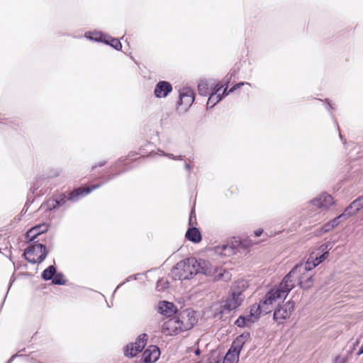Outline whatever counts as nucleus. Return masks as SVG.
Instances as JSON below:
<instances>
[{"mask_svg": "<svg viewBox=\"0 0 363 363\" xmlns=\"http://www.w3.org/2000/svg\"><path fill=\"white\" fill-rule=\"evenodd\" d=\"M332 229H333V228L332 227L330 223L328 222V223L325 224L322 227L321 230L323 233H327V232L331 230Z\"/></svg>", "mask_w": 363, "mask_h": 363, "instance_id": "nucleus-39", "label": "nucleus"}, {"mask_svg": "<svg viewBox=\"0 0 363 363\" xmlns=\"http://www.w3.org/2000/svg\"><path fill=\"white\" fill-rule=\"evenodd\" d=\"M45 208L47 210L52 211L57 208V206L55 203V199L54 198H50L44 204Z\"/></svg>", "mask_w": 363, "mask_h": 363, "instance_id": "nucleus-32", "label": "nucleus"}, {"mask_svg": "<svg viewBox=\"0 0 363 363\" xmlns=\"http://www.w3.org/2000/svg\"><path fill=\"white\" fill-rule=\"evenodd\" d=\"M291 275L292 274L290 272L284 277L279 285L274 286L266 293L258 304L252 305L255 316L270 313L274 304L279 303L286 298L290 291L294 288V283L290 280Z\"/></svg>", "mask_w": 363, "mask_h": 363, "instance_id": "nucleus-1", "label": "nucleus"}, {"mask_svg": "<svg viewBox=\"0 0 363 363\" xmlns=\"http://www.w3.org/2000/svg\"><path fill=\"white\" fill-rule=\"evenodd\" d=\"M57 208L64 206L66 203V196L65 194H60L59 196L54 198Z\"/></svg>", "mask_w": 363, "mask_h": 363, "instance_id": "nucleus-33", "label": "nucleus"}, {"mask_svg": "<svg viewBox=\"0 0 363 363\" xmlns=\"http://www.w3.org/2000/svg\"><path fill=\"white\" fill-rule=\"evenodd\" d=\"M250 338L249 333H243L238 336L233 342L231 347L226 353L223 363H237L239 360L240 352L244 344Z\"/></svg>", "mask_w": 363, "mask_h": 363, "instance_id": "nucleus-4", "label": "nucleus"}, {"mask_svg": "<svg viewBox=\"0 0 363 363\" xmlns=\"http://www.w3.org/2000/svg\"><path fill=\"white\" fill-rule=\"evenodd\" d=\"M106 164V162L105 161H102V162H100L99 164H98V167H102L104 166V164ZM97 167L96 166H94L93 168H96Z\"/></svg>", "mask_w": 363, "mask_h": 363, "instance_id": "nucleus-45", "label": "nucleus"}, {"mask_svg": "<svg viewBox=\"0 0 363 363\" xmlns=\"http://www.w3.org/2000/svg\"><path fill=\"white\" fill-rule=\"evenodd\" d=\"M47 226L45 225H36L31 229H30L26 233V238L30 241H33L35 239V238L42 234L43 233L47 231Z\"/></svg>", "mask_w": 363, "mask_h": 363, "instance_id": "nucleus-20", "label": "nucleus"}, {"mask_svg": "<svg viewBox=\"0 0 363 363\" xmlns=\"http://www.w3.org/2000/svg\"><path fill=\"white\" fill-rule=\"evenodd\" d=\"M342 218H347V215H345V212L342 214L340 215L339 216L335 218L333 220H332L329 223H330L332 227L334 228L335 227H336L337 225H339L340 219Z\"/></svg>", "mask_w": 363, "mask_h": 363, "instance_id": "nucleus-34", "label": "nucleus"}, {"mask_svg": "<svg viewBox=\"0 0 363 363\" xmlns=\"http://www.w3.org/2000/svg\"><path fill=\"white\" fill-rule=\"evenodd\" d=\"M196 354H199V350H196Z\"/></svg>", "mask_w": 363, "mask_h": 363, "instance_id": "nucleus-56", "label": "nucleus"}, {"mask_svg": "<svg viewBox=\"0 0 363 363\" xmlns=\"http://www.w3.org/2000/svg\"><path fill=\"white\" fill-rule=\"evenodd\" d=\"M328 106L332 108V109H335V105L333 104H330V102L328 103Z\"/></svg>", "mask_w": 363, "mask_h": 363, "instance_id": "nucleus-47", "label": "nucleus"}, {"mask_svg": "<svg viewBox=\"0 0 363 363\" xmlns=\"http://www.w3.org/2000/svg\"><path fill=\"white\" fill-rule=\"evenodd\" d=\"M162 283V281H160L157 282V288H159L160 287V285Z\"/></svg>", "mask_w": 363, "mask_h": 363, "instance_id": "nucleus-51", "label": "nucleus"}, {"mask_svg": "<svg viewBox=\"0 0 363 363\" xmlns=\"http://www.w3.org/2000/svg\"><path fill=\"white\" fill-rule=\"evenodd\" d=\"M227 89L225 86H224V90L222 94H220V96H222V98L224 96H228L230 92H229V90L227 91Z\"/></svg>", "mask_w": 363, "mask_h": 363, "instance_id": "nucleus-42", "label": "nucleus"}, {"mask_svg": "<svg viewBox=\"0 0 363 363\" xmlns=\"http://www.w3.org/2000/svg\"><path fill=\"white\" fill-rule=\"evenodd\" d=\"M252 306L250 308V315H240L235 322V325L238 327L243 328L250 326L252 323H255L260 315L257 317L253 315Z\"/></svg>", "mask_w": 363, "mask_h": 363, "instance_id": "nucleus-18", "label": "nucleus"}, {"mask_svg": "<svg viewBox=\"0 0 363 363\" xmlns=\"http://www.w3.org/2000/svg\"><path fill=\"white\" fill-rule=\"evenodd\" d=\"M121 285H123V284H121L118 286H117V289H118Z\"/></svg>", "mask_w": 363, "mask_h": 363, "instance_id": "nucleus-55", "label": "nucleus"}, {"mask_svg": "<svg viewBox=\"0 0 363 363\" xmlns=\"http://www.w3.org/2000/svg\"><path fill=\"white\" fill-rule=\"evenodd\" d=\"M172 91V86L169 82L160 81L155 86L154 94L157 98H165Z\"/></svg>", "mask_w": 363, "mask_h": 363, "instance_id": "nucleus-15", "label": "nucleus"}, {"mask_svg": "<svg viewBox=\"0 0 363 363\" xmlns=\"http://www.w3.org/2000/svg\"><path fill=\"white\" fill-rule=\"evenodd\" d=\"M248 287V284L246 280L241 279L235 281L231 289V291H240L242 294V292Z\"/></svg>", "mask_w": 363, "mask_h": 363, "instance_id": "nucleus-23", "label": "nucleus"}, {"mask_svg": "<svg viewBox=\"0 0 363 363\" xmlns=\"http://www.w3.org/2000/svg\"><path fill=\"white\" fill-rule=\"evenodd\" d=\"M157 155L168 157L169 158H170L172 160H182V156L175 157L172 154H166V153H164V151H162L161 150H158L156 152H154V153L152 152L150 154V156L155 157V155Z\"/></svg>", "mask_w": 363, "mask_h": 363, "instance_id": "nucleus-30", "label": "nucleus"}, {"mask_svg": "<svg viewBox=\"0 0 363 363\" xmlns=\"http://www.w3.org/2000/svg\"><path fill=\"white\" fill-rule=\"evenodd\" d=\"M148 336L145 333H143L138 336L134 343L128 345L125 351V355L133 357L141 352L147 344Z\"/></svg>", "mask_w": 363, "mask_h": 363, "instance_id": "nucleus-9", "label": "nucleus"}, {"mask_svg": "<svg viewBox=\"0 0 363 363\" xmlns=\"http://www.w3.org/2000/svg\"><path fill=\"white\" fill-rule=\"evenodd\" d=\"M186 237L189 240L194 243H198L201 240V233L196 228H189L186 233Z\"/></svg>", "mask_w": 363, "mask_h": 363, "instance_id": "nucleus-21", "label": "nucleus"}, {"mask_svg": "<svg viewBox=\"0 0 363 363\" xmlns=\"http://www.w3.org/2000/svg\"><path fill=\"white\" fill-rule=\"evenodd\" d=\"M311 204L318 208L327 210L334 204V200L330 195L323 193L313 199Z\"/></svg>", "mask_w": 363, "mask_h": 363, "instance_id": "nucleus-13", "label": "nucleus"}, {"mask_svg": "<svg viewBox=\"0 0 363 363\" xmlns=\"http://www.w3.org/2000/svg\"><path fill=\"white\" fill-rule=\"evenodd\" d=\"M159 357V348L155 345H151L144 351L142 361H143L144 363H154L158 359Z\"/></svg>", "mask_w": 363, "mask_h": 363, "instance_id": "nucleus-16", "label": "nucleus"}, {"mask_svg": "<svg viewBox=\"0 0 363 363\" xmlns=\"http://www.w3.org/2000/svg\"><path fill=\"white\" fill-rule=\"evenodd\" d=\"M363 208V195L358 197L345 210V215L350 217L356 214L359 210Z\"/></svg>", "mask_w": 363, "mask_h": 363, "instance_id": "nucleus-19", "label": "nucleus"}, {"mask_svg": "<svg viewBox=\"0 0 363 363\" xmlns=\"http://www.w3.org/2000/svg\"><path fill=\"white\" fill-rule=\"evenodd\" d=\"M235 247L236 246L232 243V244H227L226 247H224L225 252H223V256H230L235 252Z\"/></svg>", "mask_w": 363, "mask_h": 363, "instance_id": "nucleus-31", "label": "nucleus"}, {"mask_svg": "<svg viewBox=\"0 0 363 363\" xmlns=\"http://www.w3.org/2000/svg\"><path fill=\"white\" fill-rule=\"evenodd\" d=\"M326 255L324 254H319L317 251L313 252L306 262L301 263L296 265L291 270V274L295 273L306 272L307 270H312L319 264H320L325 258Z\"/></svg>", "mask_w": 363, "mask_h": 363, "instance_id": "nucleus-7", "label": "nucleus"}, {"mask_svg": "<svg viewBox=\"0 0 363 363\" xmlns=\"http://www.w3.org/2000/svg\"><path fill=\"white\" fill-rule=\"evenodd\" d=\"M335 363H345V360L343 358H341L340 357H337L335 358Z\"/></svg>", "mask_w": 363, "mask_h": 363, "instance_id": "nucleus-43", "label": "nucleus"}, {"mask_svg": "<svg viewBox=\"0 0 363 363\" xmlns=\"http://www.w3.org/2000/svg\"><path fill=\"white\" fill-rule=\"evenodd\" d=\"M132 277H130L128 279H126V281H124V282H123V283H122V284H123L124 283H126V281H129V279H131Z\"/></svg>", "mask_w": 363, "mask_h": 363, "instance_id": "nucleus-53", "label": "nucleus"}, {"mask_svg": "<svg viewBox=\"0 0 363 363\" xmlns=\"http://www.w3.org/2000/svg\"><path fill=\"white\" fill-rule=\"evenodd\" d=\"M197 322L196 312L187 308L172 318L165 321L161 328V332L164 335H176L190 330Z\"/></svg>", "mask_w": 363, "mask_h": 363, "instance_id": "nucleus-2", "label": "nucleus"}, {"mask_svg": "<svg viewBox=\"0 0 363 363\" xmlns=\"http://www.w3.org/2000/svg\"><path fill=\"white\" fill-rule=\"evenodd\" d=\"M333 243L331 242H327L322 245L316 250L319 254H324L328 256V252L333 247Z\"/></svg>", "mask_w": 363, "mask_h": 363, "instance_id": "nucleus-28", "label": "nucleus"}, {"mask_svg": "<svg viewBox=\"0 0 363 363\" xmlns=\"http://www.w3.org/2000/svg\"><path fill=\"white\" fill-rule=\"evenodd\" d=\"M24 255L30 263H40L47 256L46 247L40 243L32 245L25 250Z\"/></svg>", "mask_w": 363, "mask_h": 363, "instance_id": "nucleus-6", "label": "nucleus"}, {"mask_svg": "<svg viewBox=\"0 0 363 363\" xmlns=\"http://www.w3.org/2000/svg\"><path fill=\"white\" fill-rule=\"evenodd\" d=\"M313 274L311 270H307L306 272H297L290 276V280L292 283L298 284L303 289H308L312 285Z\"/></svg>", "mask_w": 363, "mask_h": 363, "instance_id": "nucleus-11", "label": "nucleus"}, {"mask_svg": "<svg viewBox=\"0 0 363 363\" xmlns=\"http://www.w3.org/2000/svg\"><path fill=\"white\" fill-rule=\"evenodd\" d=\"M60 171L59 169H52L49 172L48 177H56L60 175Z\"/></svg>", "mask_w": 363, "mask_h": 363, "instance_id": "nucleus-40", "label": "nucleus"}, {"mask_svg": "<svg viewBox=\"0 0 363 363\" xmlns=\"http://www.w3.org/2000/svg\"><path fill=\"white\" fill-rule=\"evenodd\" d=\"M193 216L195 218V216H194V213H193V212H191V215H190V218H189V221H190V223H191V220H192V218H193Z\"/></svg>", "mask_w": 363, "mask_h": 363, "instance_id": "nucleus-48", "label": "nucleus"}, {"mask_svg": "<svg viewBox=\"0 0 363 363\" xmlns=\"http://www.w3.org/2000/svg\"><path fill=\"white\" fill-rule=\"evenodd\" d=\"M195 94L189 87H183L179 90V101L178 105L184 106V109H188L194 103Z\"/></svg>", "mask_w": 363, "mask_h": 363, "instance_id": "nucleus-12", "label": "nucleus"}, {"mask_svg": "<svg viewBox=\"0 0 363 363\" xmlns=\"http://www.w3.org/2000/svg\"><path fill=\"white\" fill-rule=\"evenodd\" d=\"M294 303L292 301H288L282 306H279L274 312V319L278 323H283L285 320L289 318L294 311Z\"/></svg>", "mask_w": 363, "mask_h": 363, "instance_id": "nucleus-10", "label": "nucleus"}, {"mask_svg": "<svg viewBox=\"0 0 363 363\" xmlns=\"http://www.w3.org/2000/svg\"><path fill=\"white\" fill-rule=\"evenodd\" d=\"M157 311L163 315L169 317L177 312V308L172 303L163 301L159 302Z\"/></svg>", "mask_w": 363, "mask_h": 363, "instance_id": "nucleus-17", "label": "nucleus"}, {"mask_svg": "<svg viewBox=\"0 0 363 363\" xmlns=\"http://www.w3.org/2000/svg\"><path fill=\"white\" fill-rule=\"evenodd\" d=\"M231 79H232V74H228L223 79V82H222L223 84H221V86H223V87L225 86L226 88H228V86Z\"/></svg>", "mask_w": 363, "mask_h": 363, "instance_id": "nucleus-37", "label": "nucleus"}, {"mask_svg": "<svg viewBox=\"0 0 363 363\" xmlns=\"http://www.w3.org/2000/svg\"><path fill=\"white\" fill-rule=\"evenodd\" d=\"M339 135H340V138L341 140L345 143V140H343L341 133H340Z\"/></svg>", "mask_w": 363, "mask_h": 363, "instance_id": "nucleus-52", "label": "nucleus"}, {"mask_svg": "<svg viewBox=\"0 0 363 363\" xmlns=\"http://www.w3.org/2000/svg\"><path fill=\"white\" fill-rule=\"evenodd\" d=\"M198 91L201 96H206L208 94V84L207 81H201L198 84Z\"/></svg>", "mask_w": 363, "mask_h": 363, "instance_id": "nucleus-27", "label": "nucleus"}, {"mask_svg": "<svg viewBox=\"0 0 363 363\" xmlns=\"http://www.w3.org/2000/svg\"><path fill=\"white\" fill-rule=\"evenodd\" d=\"M245 84L250 86V84L248 83V82H240V83H238L235 85H234L233 87H231L229 89V92H233L236 89H240L241 86H244Z\"/></svg>", "mask_w": 363, "mask_h": 363, "instance_id": "nucleus-36", "label": "nucleus"}, {"mask_svg": "<svg viewBox=\"0 0 363 363\" xmlns=\"http://www.w3.org/2000/svg\"><path fill=\"white\" fill-rule=\"evenodd\" d=\"M363 354V345L361 346V347L359 348L358 352H357V355H360Z\"/></svg>", "mask_w": 363, "mask_h": 363, "instance_id": "nucleus-46", "label": "nucleus"}, {"mask_svg": "<svg viewBox=\"0 0 363 363\" xmlns=\"http://www.w3.org/2000/svg\"><path fill=\"white\" fill-rule=\"evenodd\" d=\"M85 38L89 39L91 40H94L96 42H102L104 43L106 38L107 35H105L99 31L94 32H86L84 35Z\"/></svg>", "mask_w": 363, "mask_h": 363, "instance_id": "nucleus-22", "label": "nucleus"}, {"mask_svg": "<svg viewBox=\"0 0 363 363\" xmlns=\"http://www.w3.org/2000/svg\"><path fill=\"white\" fill-rule=\"evenodd\" d=\"M52 282L56 285H64L65 284V279L64 278V275L62 273H56L54 277L52 278Z\"/></svg>", "mask_w": 363, "mask_h": 363, "instance_id": "nucleus-29", "label": "nucleus"}, {"mask_svg": "<svg viewBox=\"0 0 363 363\" xmlns=\"http://www.w3.org/2000/svg\"><path fill=\"white\" fill-rule=\"evenodd\" d=\"M226 245L227 244H222L215 246L213 247L214 252L219 255L223 256V252H225L224 247H225Z\"/></svg>", "mask_w": 363, "mask_h": 363, "instance_id": "nucleus-35", "label": "nucleus"}, {"mask_svg": "<svg viewBox=\"0 0 363 363\" xmlns=\"http://www.w3.org/2000/svg\"><path fill=\"white\" fill-rule=\"evenodd\" d=\"M221 99L222 96H217L216 94L211 93L207 101V108L213 107Z\"/></svg>", "mask_w": 363, "mask_h": 363, "instance_id": "nucleus-26", "label": "nucleus"}, {"mask_svg": "<svg viewBox=\"0 0 363 363\" xmlns=\"http://www.w3.org/2000/svg\"><path fill=\"white\" fill-rule=\"evenodd\" d=\"M245 296L240 291H231L228 298L220 306V313L225 314L238 308L242 303Z\"/></svg>", "mask_w": 363, "mask_h": 363, "instance_id": "nucleus-8", "label": "nucleus"}, {"mask_svg": "<svg viewBox=\"0 0 363 363\" xmlns=\"http://www.w3.org/2000/svg\"><path fill=\"white\" fill-rule=\"evenodd\" d=\"M223 87V86H221L220 84H217L212 91V94H216L217 96H220V91Z\"/></svg>", "mask_w": 363, "mask_h": 363, "instance_id": "nucleus-38", "label": "nucleus"}, {"mask_svg": "<svg viewBox=\"0 0 363 363\" xmlns=\"http://www.w3.org/2000/svg\"><path fill=\"white\" fill-rule=\"evenodd\" d=\"M132 277H130L128 279H126V281H124V282H123V283H122V284H123L124 283H126V281H129V279H131Z\"/></svg>", "mask_w": 363, "mask_h": 363, "instance_id": "nucleus-54", "label": "nucleus"}, {"mask_svg": "<svg viewBox=\"0 0 363 363\" xmlns=\"http://www.w3.org/2000/svg\"><path fill=\"white\" fill-rule=\"evenodd\" d=\"M263 233V230L262 229H257L254 232L255 237H259Z\"/></svg>", "mask_w": 363, "mask_h": 363, "instance_id": "nucleus-41", "label": "nucleus"}, {"mask_svg": "<svg viewBox=\"0 0 363 363\" xmlns=\"http://www.w3.org/2000/svg\"><path fill=\"white\" fill-rule=\"evenodd\" d=\"M56 272V269L54 266H49L47 269H45L42 273V278L45 280H51L54 277Z\"/></svg>", "mask_w": 363, "mask_h": 363, "instance_id": "nucleus-25", "label": "nucleus"}, {"mask_svg": "<svg viewBox=\"0 0 363 363\" xmlns=\"http://www.w3.org/2000/svg\"><path fill=\"white\" fill-rule=\"evenodd\" d=\"M115 177V175H111L108 177L107 180L106 181H109V180H111L112 179H113Z\"/></svg>", "mask_w": 363, "mask_h": 363, "instance_id": "nucleus-49", "label": "nucleus"}, {"mask_svg": "<svg viewBox=\"0 0 363 363\" xmlns=\"http://www.w3.org/2000/svg\"><path fill=\"white\" fill-rule=\"evenodd\" d=\"M196 259L189 257L178 262L172 269V275L174 279L184 280L192 278L197 273Z\"/></svg>", "mask_w": 363, "mask_h": 363, "instance_id": "nucleus-3", "label": "nucleus"}, {"mask_svg": "<svg viewBox=\"0 0 363 363\" xmlns=\"http://www.w3.org/2000/svg\"><path fill=\"white\" fill-rule=\"evenodd\" d=\"M184 168L189 172H190L191 170V166L189 164L186 163V162H185V164H184Z\"/></svg>", "mask_w": 363, "mask_h": 363, "instance_id": "nucleus-44", "label": "nucleus"}, {"mask_svg": "<svg viewBox=\"0 0 363 363\" xmlns=\"http://www.w3.org/2000/svg\"><path fill=\"white\" fill-rule=\"evenodd\" d=\"M197 273H202L206 276L213 277L216 280L225 279V271L212 264V263L206 259H196Z\"/></svg>", "mask_w": 363, "mask_h": 363, "instance_id": "nucleus-5", "label": "nucleus"}, {"mask_svg": "<svg viewBox=\"0 0 363 363\" xmlns=\"http://www.w3.org/2000/svg\"><path fill=\"white\" fill-rule=\"evenodd\" d=\"M101 185L102 184H98L91 185V186L86 188L77 189L69 194L67 200L76 202L79 199V198L89 194L92 191L99 188Z\"/></svg>", "mask_w": 363, "mask_h": 363, "instance_id": "nucleus-14", "label": "nucleus"}, {"mask_svg": "<svg viewBox=\"0 0 363 363\" xmlns=\"http://www.w3.org/2000/svg\"><path fill=\"white\" fill-rule=\"evenodd\" d=\"M15 357H16L15 355L12 356V357H11V359L8 361V362H7V363H10V362L13 360V359H14V358H15Z\"/></svg>", "mask_w": 363, "mask_h": 363, "instance_id": "nucleus-50", "label": "nucleus"}, {"mask_svg": "<svg viewBox=\"0 0 363 363\" xmlns=\"http://www.w3.org/2000/svg\"><path fill=\"white\" fill-rule=\"evenodd\" d=\"M104 43L106 45H111L112 48H115L116 50H121L122 48V45L121 42L111 36L107 35L105 40Z\"/></svg>", "mask_w": 363, "mask_h": 363, "instance_id": "nucleus-24", "label": "nucleus"}]
</instances>
